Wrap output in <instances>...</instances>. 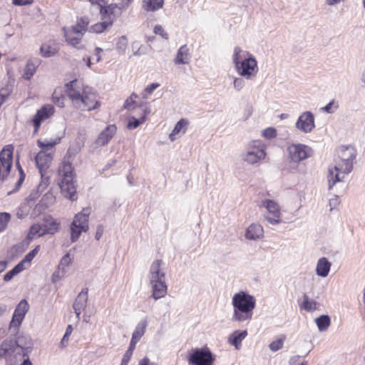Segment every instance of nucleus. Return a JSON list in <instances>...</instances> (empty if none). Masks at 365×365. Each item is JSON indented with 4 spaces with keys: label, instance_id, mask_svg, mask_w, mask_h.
Returning <instances> with one entry per match:
<instances>
[{
    "label": "nucleus",
    "instance_id": "63",
    "mask_svg": "<svg viewBox=\"0 0 365 365\" xmlns=\"http://www.w3.org/2000/svg\"><path fill=\"white\" fill-rule=\"evenodd\" d=\"M102 51H103L102 48H101L99 47L96 48V54H95V56L93 58V59L95 60L96 62H99L101 60V53Z\"/></svg>",
    "mask_w": 365,
    "mask_h": 365
},
{
    "label": "nucleus",
    "instance_id": "29",
    "mask_svg": "<svg viewBox=\"0 0 365 365\" xmlns=\"http://www.w3.org/2000/svg\"><path fill=\"white\" fill-rule=\"evenodd\" d=\"M247 331H235L230 335L228 338V342L233 345L236 349H239L242 340L247 336Z\"/></svg>",
    "mask_w": 365,
    "mask_h": 365
},
{
    "label": "nucleus",
    "instance_id": "22",
    "mask_svg": "<svg viewBox=\"0 0 365 365\" xmlns=\"http://www.w3.org/2000/svg\"><path fill=\"white\" fill-rule=\"evenodd\" d=\"M264 236V230L261 225L252 223L245 231V238L249 240H258Z\"/></svg>",
    "mask_w": 365,
    "mask_h": 365
},
{
    "label": "nucleus",
    "instance_id": "43",
    "mask_svg": "<svg viewBox=\"0 0 365 365\" xmlns=\"http://www.w3.org/2000/svg\"><path fill=\"white\" fill-rule=\"evenodd\" d=\"M11 218V216L9 212H0V232H4L6 229Z\"/></svg>",
    "mask_w": 365,
    "mask_h": 365
},
{
    "label": "nucleus",
    "instance_id": "39",
    "mask_svg": "<svg viewBox=\"0 0 365 365\" xmlns=\"http://www.w3.org/2000/svg\"><path fill=\"white\" fill-rule=\"evenodd\" d=\"M300 307L307 312H311L316 310L317 302L314 299H310L307 294H304L303 302Z\"/></svg>",
    "mask_w": 365,
    "mask_h": 365
},
{
    "label": "nucleus",
    "instance_id": "5",
    "mask_svg": "<svg viewBox=\"0 0 365 365\" xmlns=\"http://www.w3.org/2000/svg\"><path fill=\"white\" fill-rule=\"evenodd\" d=\"M287 170L294 173L298 170L299 163L311 158L314 151L311 147L302 143H291L286 149Z\"/></svg>",
    "mask_w": 365,
    "mask_h": 365
},
{
    "label": "nucleus",
    "instance_id": "1",
    "mask_svg": "<svg viewBox=\"0 0 365 365\" xmlns=\"http://www.w3.org/2000/svg\"><path fill=\"white\" fill-rule=\"evenodd\" d=\"M65 92L73 106L78 110L90 111L101 106L95 91L88 86H85L77 80L66 83Z\"/></svg>",
    "mask_w": 365,
    "mask_h": 365
},
{
    "label": "nucleus",
    "instance_id": "21",
    "mask_svg": "<svg viewBox=\"0 0 365 365\" xmlns=\"http://www.w3.org/2000/svg\"><path fill=\"white\" fill-rule=\"evenodd\" d=\"M149 283L152 289L151 296L155 300H158L167 294L168 286L166 284L165 280L152 282Z\"/></svg>",
    "mask_w": 365,
    "mask_h": 365
},
{
    "label": "nucleus",
    "instance_id": "37",
    "mask_svg": "<svg viewBox=\"0 0 365 365\" xmlns=\"http://www.w3.org/2000/svg\"><path fill=\"white\" fill-rule=\"evenodd\" d=\"M41 54L45 58L53 56L56 52L57 48L54 43H45L40 48Z\"/></svg>",
    "mask_w": 365,
    "mask_h": 365
},
{
    "label": "nucleus",
    "instance_id": "55",
    "mask_svg": "<svg viewBox=\"0 0 365 365\" xmlns=\"http://www.w3.org/2000/svg\"><path fill=\"white\" fill-rule=\"evenodd\" d=\"M73 331V328L71 325H68L66 329V332L61 339V345L62 347L66 346L68 341V337L71 335V332Z\"/></svg>",
    "mask_w": 365,
    "mask_h": 365
},
{
    "label": "nucleus",
    "instance_id": "46",
    "mask_svg": "<svg viewBox=\"0 0 365 365\" xmlns=\"http://www.w3.org/2000/svg\"><path fill=\"white\" fill-rule=\"evenodd\" d=\"M339 108V105L334 100L331 101L325 106L320 108L321 110L324 111L327 113H333Z\"/></svg>",
    "mask_w": 365,
    "mask_h": 365
},
{
    "label": "nucleus",
    "instance_id": "9",
    "mask_svg": "<svg viewBox=\"0 0 365 365\" xmlns=\"http://www.w3.org/2000/svg\"><path fill=\"white\" fill-rule=\"evenodd\" d=\"M88 21L86 19H81L76 25L69 28H64V36L68 43L74 47L79 48L83 34L87 31Z\"/></svg>",
    "mask_w": 365,
    "mask_h": 365
},
{
    "label": "nucleus",
    "instance_id": "31",
    "mask_svg": "<svg viewBox=\"0 0 365 365\" xmlns=\"http://www.w3.org/2000/svg\"><path fill=\"white\" fill-rule=\"evenodd\" d=\"M249 55H251L250 53H249L247 51L242 50L239 46H235L233 50V54H232V61L235 65V68L238 66L240 62H242L244 59L249 57Z\"/></svg>",
    "mask_w": 365,
    "mask_h": 365
},
{
    "label": "nucleus",
    "instance_id": "28",
    "mask_svg": "<svg viewBox=\"0 0 365 365\" xmlns=\"http://www.w3.org/2000/svg\"><path fill=\"white\" fill-rule=\"evenodd\" d=\"M331 265V263L326 257L320 258L316 267L317 274L322 277H326L329 274Z\"/></svg>",
    "mask_w": 365,
    "mask_h": 365
},
{
    "label": "nucleus",
    "instance_id": "2",
    "mask_svg": "<svg viewBox=\"0 0 365 365\" xmlns=\"http://www.w3.org/2000/svg\"><path fill=\"white\" fill-rule=\"evenodd\" d=\"M355 158L356 150L353 147L341 146L338 150L337 158L328 168L329 190H331L336 182L343 181L345 176L351 172Z\"/></svg>",
    "mask_w": 365,
    "mask_h": 365
},
{
    "label": "nucleus",
    "instance_id": "61",
    "mask_svg": "<svg viewBox=\"0 0 365 365\" xmlns=\"http://www.w3.org/2000/svg\"><path fill=\"white\" fill-rule=\"evenodd\" d=\"M103 233V227L102 225H98L96 229L95 238L97 240H99L101 239V237H102Z\"/></svg>",
    "mask_w": 365,
    "mask_h": 365
},
{
    "label": "nucleus",
    "instance_id": "35",
    "mask_svg": "<svg viewBox=\"0 0 365 365\" xmlns=\"http://www.w3.org/2000/svg\"><path fill=\"white\" fill-rule=\"evenodd\" d=\"M101 22L95 24L91 27L90 31L91 32L101 34L113 25L112 21L109 18L108 19L101 18Z\"/></svg>",
    "mask_w": 365,
    "mask_h": 365
},
{
    "label": "nucleus",
    "instance_id": "45",
    "mask_svg": "<svg viewBox=\"0 0 365 365\" xmlns=\"http://www.w3.org/2000/svg\"><path fill=\"white\" fill-rule=\"evenodd\" d=\"M52 100L53 102L58 107L63 108L65 106L64 101L65 98L64 96L58 93L56 91H55L52 95Z\"/></svg>",
    "mask_w": 365,
    "mask_h": 365
},
{
    "label": "nucleus",
    "instance_id": "47",
    "mask_svg": "<svg viewBox=\"0 0 365 365\" xmlns=\"http://www.w3.org/2000/svg\"><path fill=\"white\" fill-rule=\"evenodd\" d=\"M159 86L160 84L158 83H153L148 85L142 93V98L144 99L148 98V96L150 95Z\"/></svg>",
    "mask_w": 365,
    "mask_h": 365
},
{
    "label": "nucleus",
    "instance_id": "62",
    "mask_svg": "<svg viewBox=\"0 0 365 365\" xmlns=\"http://www.w3.org/2000/svg\"><path fill=\"white\" fill-rule=\"evenodd\" d=\"M132 48L134 50L137 48L136 51H133V55L135 56H140L142 53L140 52V46L138 42H133L132 44Z\"/></svg>",
    "mask_w": 365,
    "mask_h": 365
},
{
    "label": "nucleus",
    "instance_id": "26",
    "mask_svg": "<svg viewBox=\"0 0 365 365\" xmlns=\"http://www.w3.org/2000/svg\"><path fill=\"white\" fill-rule=\"evenodd\" d=\"M118 4H110L108 6H103L100 9V14L101 15L102 19H108V18L110 20L112 21V24L113 23L115 16L116 14H118Z\"/></svg>",
    "mask_w": 365,
    "mask_h": 365
},
{
    "label": "nucleus",
    "instance_id": "64",
    "mask_svg": "<svg viewBox=\"0 0 365 365\" xmlns=\"http://www.w3.org/2000/svg\"><path fill=\"white\" fill-rule=\"evenodd\" d=\"M139 365H156L154 363H151L148 357H145L139 361Z\"/></svg>",
    "mask_w": 365,
    "mask_h": 365
},
{
    "label": "nucleus",
    "instance_id": "7",
    "mask_svg": "<svg viewBox=\"0 0 365 365\" xmlns=\"http://www.w3.org/2000/svg\"><path fill=\"white\" fill-rule=\"evenodd\" d=\"M53 152L41 150L35 157L36 166L43 179L38 187V189L41 191L43 190L48 185L49 178L46 176V175L53 159Z\"/></svg>",
    "mask_w": 365,
    "mask_h": 365
},
{
    "label": "nucleus",
    "instance_id": "50",
    "mask_svg": "<svg viewBox=\"0 0 365 365\" xmlns=\"http://www.w3.org/2000/svg\"><path fill=\"white\" fill-rule=\"evenodd\" d=\"M145 120V118L143 117L140 119H137L134 117H132L128 123V128L130 129H134L138 128L141 123H143Z\"/></svg>",
    "mask_w": 365,
    "mask_h": 365
},
{
    "label": "nucleus",
    "instance_id": "58",
    "mask_svg": "<svg viewBox=\"0 0 365 365\" xmlns=\"http://www.w3.org/2000/svg\"><path fill=\"white\" fill-rule=\"evenodd\" d=\"M12 3L15 6H26L33 3V0H12Z\"/></svg>",
    "mask_w": 365,
    "mask_h": 365
},
{
    "label": "nucleus",
    "instance_id": "41",
    "mask_svg": "<svg viewBox=\"0 0 365 365\" xmlns=\"http://www.w3.org/2000/svg\"><path fill=\"white\" fill-rule=\"evenodd\" d=\"M187 121L184 119L180 120L175 125L173 130L170 134V140L173 142L175 140V135L186 125Z\"/></svg>",
    "mask_w": 365,
    "mask_h": 365
},
{
    "label": "nucleus",
    "instance_id": "49",
    "mask_svg": "<svg viewBox=\"0 0 365 365\" xmlns=\"http://www.w3.org/2000/svg\"><path fill=\"white\" fill-rule=\"evenodd\" d=\"M71 263V258L69 254H66L61 259L58 267L63 268L66 271H68L69 265Z\"/></svg>",
    "mask_w": 365,
    "mask_h": 365
},
{
    "label": "nucleus",
    "instance_id": "12",
    "mask_svg": "<svg viewBox=\"0 0 365 365\" xmlns=\"http://www.w3.org/2000/svg\"><path fill=\"white\" fill-rule=\"evenodd\" d=\"M237 73L250 80L255 78L258 72L257 62L255 56L251 54L244 59L242 62L235 67Z\"/></svg>",
    "mask_w": 365,
    "mask_h": 365
},
{
    "label": "nucleus",
    "instance_id": "8",
    "mask_svg": "<svg viewBox=\"0 0 365 365\" xmlns=\"http://www.w3.org/2000/svg\"><path fill=\"white\" fill-rule=\"evenodd\" d=\"M90 214L91 208L86 207L75 215L71 225V240L72 242H76L82 232L88 231Z\"/></svg>",
    "mask_w": 365,
    "mask_h": 365
},
{
    "label": "nucleus",
    "instance_id": "19",
    "mask_svg": "<svg viewBox=\"0 0 365 365\" xmlns=\"http://www.w3.org/2000/svg\"><path fill=\"white\" fill-rule=\"evenodd\" d=\"M117 128L115 125H109L103 130L93 143L95 148L106 145L113 138L116 133Z\"/></svg>",
    "mask_w": 365,
    "mask_h": 365
},
{
    "label": "nucleus",
    "instance_id": "56",
    "mask_svg": "<svg viewBox=\"0 0 365 365\" xmlns=\"http://www.w3.org/2000/svg\"><path fill=\"white\" fill-rule=\"evenodd\" d=\"M234 88L237 91H240L245 86V81L241 78H235L233 81Z\"/></svg>",
    "mask_w": 365,
    "mask_h": 365
},
{
    "label": "nucleus",
    "instance_id": "14",
    "mask_svg": "<svg viewBox=\"0 0 365 365\" xmlns=\"http://www.w3.org/2000/svg\"><path fill=\"white\" fill-rule=\"evenodd\" d=\"M14 147L6 145L0 152V173L1 178L4 179L10 173L13 162Z\"/></svg>",
    "mask_w": 365,
    "mask_h": 365
},
{
    "label": "nucleus",
    "instance_id": "27",
    "mask_svg": "<svg viewBox=\"0 0 365 365\" xmlns=\"http://www.w3.org/2000/svg\"><path fill=\"white\" fill-rule=\"evenodd\" d=\"M16 343L15 346L21 348L22 351L25 354H29L32 351L33 343L32 340L29 336H19L14 341Z\"/></svg>",
    "mask_w": 365,
    "mask_h": 365
},
{
    "label": "nucleus",
    "instance_id": "20",
    "mask_svg": "<svg viewBox=\"0 0 365 365\" xmlns=\"http://www.w3.org/2000/svg\"><path fill=\"white\" fill-rule=\"evenodd\" d=\"M88 302V289H83L76 297L74 300L73 308L74 309L76 318L80 319V315L83 311Z\"/></svg>",
    "mask_w": 365,
    "mask_h": 365
},
{
    "label": "nucleus",
    "instance_id": "15",
    "mask_svg": "<svg viewBox=\"0 0 365 365\" xmlns=\"http://www.w3.org/2000/svg\"><path fill=\"white\" fill-rule=\"evenodd\" d=\"M295 128L304 134L310 133L315 128L314 114L311 111L303 112L299 116Z\"/></svg>",
    "mask_w": 365,
    "mask_h": 365
},
{
    "label": "nucleus",
    "instance_id": "52",
    "mask_svg": "<svg viewBox=\"0 0 365 365\" xmlns=\"http://www.w3.org/2000/svg\"><path fill=\"white\" fill-rule=\"evenodd\" d=\"M135 348V345H133L130 343L129 347L128 350L125 351V353L123 355V359L121 361L128 364L130 358L133 355V352Z\"/></svg>",
    "mask_w": 365,
    "mask_h": 365
},
{
    "label": "nucleus",
    "instance_id": "13",
    "mask_svg": "<svg viewBox=\"0 0 365 365\" xmlns=\"http://www.w3.org/2000/svg\"><path fill=\"white\" fill-rule=\"evenodd\" d=\"M187 361L190 365H213L215 358L208 349L197 348L192 350Z\"/></svg>",
    "mask_w": 365,
    "mask_h": 365
},
{
    "label": "nucleus",
    "instance_id": "17",
    "mask_svg": "<svg viewBox=\"0 0 365 365\" xmlns=\"http://www.w3.org/2000/svg\"><path fill=\"white\" fill-rule=\"evenodd\" d=\"M161 259H155L150 264L148 279L149 282L165 280L166 272Z\"/></svg>",
    "mask_w": 365,
    "mask_h": 365
},
{
    "label": "nucleus",
    "instance_id": "11",
    "mask_svg": "<svg viewBox=\"0 0 365 365\" xmlns=\"http://www.w3.org/2000/svg\"><path fill=\"white\" fill-rule=\"evenodd\" d=\"M260 207L264 208L267 214L264 216L265 220L272 225H276L282 222V213L279 204L274 200H263L260 205Z\"/></svg>",
    "mask_w": 365,
    "mask_h": 365
},
{
    "label": "nucleus",
    "instance_id": "53",
    "mask_svg": "<svg viewBox=\"0 0 365 365\" xmlns=\"http://www.w3.org/2000/svg\"><path fill=\"white\" fill-rule=\"evenodd\" d=\"M138 98V95L132 93L129 98L126 99L124 103V108L127 110H131L133 108V106L135 103V99Z\"/></svg>",
    "mask_w": 365,
    "mask_h": 365
},
{
    "label": "nucleus",
    "instance_id": "24",
    "mask_svg": "<svg viewBox=\"0 0 365 365\" xmlns=\"http://www.w3.org/2000/svg\"><path fill=\"white\" fill-rule=\"evenodd\" d=\"M191 58V53L187 45L181 46L177 51L176 56L174 59L175 64H187Z\"/></svg>",
    "mask_w": 365,
    "mask_h": 365
},
{
    "label": "nucleus",
    "instance_id": "59",
    "mask_svg": "<svg viewBox=\"0 0 365 365\" xmlns=\"http://www.w3.org/2000/svg\"><path fill=\"white\" fill-rule=\"evenodd\" d=\"M91 4L93 5H98L100 7V9L101 7H103L104 5H106L108 0H88Z\"/></svg>",
    "mask_w": 365,
    "mask_h": 365
},
{
    "label": "nucleus",
    "instance_id": "16",
    "mask_svg": "<svg viewBox=\"0 0 365 365\" xmlns=\"http://www.w3.org/2000/svg\"><path fill=\"white\" fill-rule=\"evenodd\" d=\"M29 309V305L26 299H22L16 306L9 324V328L19 329L21 326L26 314Z\"/></svg>",
    "mask_w": 365,
    "mask_h": 365
},
{
    "label": "nucleus",
    "instance_id": "60",
    "mask_svg": "<svg viewBox=\"0 0 365 365\" xmlns=\"http://www.w3.org/2000/svg\"><path fill=\"white\" fill-rule=\"evenodd\" d=\"M339 204V200L337 196H335L334 197L329 200V206L331 210H333L334 208L336 207Z\"/></svg>",
    "mask_w": 365,
    "mask_h": 365
},
{
    "label": "nucleus",
    "instance_id": "51",
    "mask_svg": "<svg viewBox=\"0 0 365 365\" xmlns=\"http://www.w3.org/2000/svg\"><path fill=\"white\" fill-rule=\"evenodd\" d=\"M262 135L267 139H272L277 136V130L275 128L269 127L263 130Z\"/></svg>",
    "mask_w": 365,
    "mask_h": 365
},
{
    "label": "nucleus",
    "instance_id": "30",
    "mask_svg": "<svg viewBox=\"0 0 365 365\" xmlns=\"http://www.w3.org/2000/svg\"><path fill=\"white\" fill-rule=\"evenodd\" d=\"M40 64V60L38 58L29 60L24 69V78L31 79L36 71V68Z\"/></svg>",
    "mask_w": 365,
    "mask_h": 365
},
{
    "label": "nucleus",
    "instance_id": "32",
    "mask_svg": "<svg viewBox=\"0 0 365 365\" xmlns=\"http://www.w3.org/2000/svg\"><path fill=\"white\" fill-rule=\"evenodd\" d=\"M29 354H25L22 351V349L19 347H16L14 351L11 354V355L6 360V363L8 365H16L21 361H24L25 357H28Z\"/></svg>",
    "mask_w": 365,
    "mask_h": 365
},
{
    "label": "nucleus",
    "instance_id": "23",
    "mask_svg": "<svg viewBox=\"0 0 365 365\" xmlns=\"http://www.w3.org/2000/svg\"><path fill=\"white\" fill-rule=\"evenodd\" d=\"M148 326V322L146 319H141L136 325L130 340V344L136 345L137 343L140 340L141 337L144 335Z\"/></svg>",
    "mask_w": 365,
    "mask_h": 365
},
{
    "label": "nucleus",
    "instance_id": "36",
    "mask_svg": "<svg viewBox=\"0 0 365 365\" xmlns=\"http://www.w3.org/2000/svg\"><path fill=\"white\" fill-rule=\"evenodd\" d=\"M61 140V138H56L55 140H38L37 144L39 148H41V150H46L48 152H53V148L55 145H56L58 143H59Z\"/></svg>",
    "mask_w": 365,
    "mask_h": 365
},
{
    "label": "nucleus",
    "instance_id": "44",
    "mask_svg": "<svg viewBox=\"0 0 365 365\" xmlns=\"http://www.w3.org/2000/svg\"><path fill=\"white\" fill-rule=\"evenodd\" d=\"M24 269H22L21 264L19 265L17 264L11 270L9 271L4 276V280L5 282H9L11 280L14 276L18 274L19 273L23 272Z\"/></svg>",
    "mask_w": 365,
    "mask_h": 365
},
{
    "label": "nucleus",
    "instance_id": "54",
    "mask_svg": "<svg viewBox=\"0 0 365 365\" xmlns=\"http://www.w3.org/2000/svg\"><path fill=\"white\" fill-rule=\"evenodd\" d=\"M17 165H18V169H19V171L20 177H19V180L17 181V182L16 184V186H15V188L14 190V192L17 191L21 187L23 182L24 181L25 178H26V174L24 173L23 169L21 168L20 165L18 164Z\"/></svg>",
    "mask_w": 365,
    "mask_h": 365
},
{
    "label": "nucleus",
    "instance_id": "6",
    "mask_svg": "<svg viewBox=\"0 0 365 365\" xmlns=\"http://www.w3.org/2000/svg\"><path fill=\"white\" fill-rule=\"evenodd\" d=\"M267 146L261 140H255L250 141L245 150L241 154L242 160L247 165H257L264 160Z\"/></svg>",
    "mask_w": 365,
    "mask_h": 365
},
{
    "label": "nucleus",
    "instance_id": "33",
    "mask_svg": "<svg viewBox=\"0 0 365 365\" xmlns=\"http://www.w3.org/2000/svg\"><path fill=\"white\" fill-rule=\"evenodd\" d=\"M164 0H143L142 7L146 11H155L163 6Z\"/></svg>",
    "mask_w": 365,
    "mask_h": 365
},
{
    "label": "nucleus",
    "instance_id": "48",
    "mask_svg": "<svg viewBox=\"0 0 365 365\" xmlns=\"http://www.w3.org/2000/svg\"><path fill=\"white\" fill-rule=\"evenodd\" d=\"M284 339L285 336H284L282 339H278L271 342L269 345L270 350L272 351H277L281 349L283 347Z\"/></svg>",
    "mask_w": 365,
    "mask_h": 365
},
{
    "label": "nucleus",
    "instance_id": "40",
    "mask_svg": "<svg viewBox=\"0 0 365 365\" xmlns=\"http://www.w3.org/2000/svg\"><path fill=\"white\" fill-rule=\"evenodd\" d=\"M128 47V39L125 36H122L118 38L116 43V50L120 55H124Z\"/></svg>",
    "mask_w": 365,
    "mask_h": 365
},
{
    "label": "nucleus",
    "instance_id": "38",
    "mask_svg": "<svg viewBox=\"0 0 365 365\" xmlns=\"http://www.w3.org/2000/svg\"><path fill=\"white\" fill-rule=\"evenodd\" d=\"M317 326L320 331L327 329L331 323L330 317L328 315H321L315 319Z\"/></svg>",
    "mask_w": 365,
    "mask_h": 365
},
{
    "label": "nucleus",
    "instance_id": "57",
    "mask_svg": "<svg viewBox=\"0 0 365 365\" xmlns=\"http://www.w3.org/2000/svg\"><path fill=\"white\" fill-rule=\"evenodd\" d=\"M154 33L161 36L165 39L168 38V34L164 31L163 28L160 25H157L155 26Z\"/></svg>",
    "mask_w": 365,
    "mask_h": 365
},
{
    "label": "nucleus",
    "instance_id": "3",
    "mask_svg": "<svg viewBox=\"0 0 365 365\" xmlns=\"http://www.w3.org/2000/svg\"><path fill=\"white\" fill-rule=\"evenodd\" d=\"M232 304L234 309L232 319L243 322L252 319L256 299L247 292L240 291L232 297Z\"/></svg>",
    "mask_w": 365,
    "mask_h": 365
},
{
    "label": "nucleus",
    "instance_id": "10",
    "mask_svg": "<svg viewBox=\"0 0 365 365\" xmlns=\"http://www.w3.org/2000/svg\"><path fill=\"white\" fill-rule=\"evenodd\" d=\"M59 223L48 216L41 223L33 225L29 231V237H41L47 234L53 235L58 230Z\"/></svg>",
    "mask_w": 365,
    "mask_h": 365
},
{
    "label": "nucleus",
    "instance_id": "25",
    "mask_svg": "<svg viewBox=\"0 0 365 365\" xmlns=\"http://www.w3.org/2000/svg\"><path fill=\"white\" fill-rule=\"evenodd\" d=\"M16 343L12 339H5L0 344V359H5L6 361L16 349Z\"/></svg>",
    "mask_w": 365,
    "mask_h": 365
},
{
    "label": "nucleus",
    "instance_id": "4",
    "mask_svg": "<svg viewBox=\"0 0 365 365\" xmlns=\"http://www.w3.org/2000/svg\"><path fill=\"white\" fill-rule=\"evenodd\" d=\"M58 185L63 195L72 201L77 200L76 184L72 164L63 162L58 170Z\"/></svg>",
    "mask_w": 365,
    "mask_h": 365
},
{
    "label": "nucleus",
    "instance_id": "42",
    "mask_svg": "<svg viewBox=\"0 0 365 365\" xmlns=\"http://www.w3.org/2000/svg\"><path fill=\"white\" fill-rule=\"evenodd\" d=\"M68 272L66 271L63 268H61L59 267H57L56 270L53 272L51 276V282L56 283L64 278Z\"/></svg>",
    "mask_w": 365,
    "mask_h": 365
},
{
    "label": "nucleus",
    "instance_id": "18",
    "mask_svg": "<svg viewBox=\"0 0 365 365\" xmlns=\"http://www.w3.org/2000/svg\"><path fill=\"white\" fill-rule=\"evenodd\" d=\"M53 113L54 108L51 105L44 106L36 112L32 119L34 125V134L38 133L41 123L52 115Z\"/></svg>",
    "mask_w": 365,
    "mask_h": 365
},
{
    "label": "nucleus",
    "instance_id": "34",
    "mask_svg": "<svg viewBox=\"0 0 365 365\" xmlns=\"http://www.w3.org/2000/svg\"><path fill=\"white\" fill-rule=\"evenodd\" d=\"M40 246L37 245L34 249L28 252L24 257V258L20 262L18 263L19 265L21 264L22 269L24 270L28 269L31 266V261L34 259V258L38 252Z\"/></svg>",
    "mask_w": 365,
    "mask_h": 365
}]
</instances>
